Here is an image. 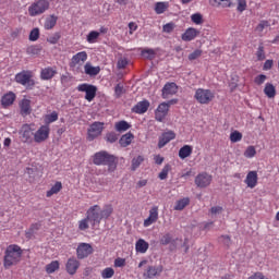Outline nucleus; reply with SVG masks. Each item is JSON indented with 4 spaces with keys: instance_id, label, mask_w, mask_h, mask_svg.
Here are the masks:
<instances>
[{
    "instance_id": "1",
    "label": "nucleus",
    "mask_w": 279,
    "mask_h": 279,
    "mask_svg": "<svg viewBox=\"0 0 279 279\" xmlns=\"http://www.w3.org/2000/svg\"><path fill=\"white\" fill-rule=\"evenodd\" d=\"M93 162L97 167L107 166L108 167V173H114L117 171V165H119V159L117 156L106 151L100 150L93 156Z\"/></svg>"
},
{
    "instance_id": "2",
    "label": "nucleus",
    "mask_w": 279,
    "mask_h": 279,
    "mask_svg": "<svg viewBox=\"0 0 279 279\" xmlns=\"http://www.w3.org/2000/svg\"><path fill=\"white\" fill-rule=\"evenodd\" d=\"M23 258V248L16 244L9 245L4 251L3 267L10 269L21 263Z\"/></svg>"
},
{
    "instance_id": "3",
    "label": "nucleus",
    "mask_w": 279,
    "mask_h": 279,
    "mask_svg": "<svg viewBox=\"0 0 279 279\" xmlns=\"http://www.w3.org/2000/svg\"><path fill=\"white\" fill-rule=\"evenodd\" d=\"M47 10H49L48 0H35L28 7V14L29 16H40V14H45Z\"/></svg>"
},
{
    "instance_id": "4",
    "label": "nucleus",
    "mask_w": 279,
    "mask_h": 279,
    "mask_svg": "<svg viewBox=\"0 0 279 279\" xmlns=\"http://www.w3.org/2000/svg\"><path fill=\"white\" fill-rule=\"evenodd\" d=\"M34 132H36V130L32 124H23L19 131L20 141L26 145H32L34 143Z\"/></svg>"
},
{
    "instance_id": "5",
    "label": "nucleus",
    "mask_w": 279,
    "mask_h": 279,
    "mask_svg": "<svg viewBox=\"0 0 279 279\" xmlns=\"http://www.w3.org/2000/svg\"><path fill=\"white\" fill-rule=\"evenodd\" d=\"M194 99H196L198 104L208 106V104L215 99V93L210 89L198 88L195 92Z\"/></svg>"
},
{
    "instance_id": "6",
    "label": "nucleus",
    "mask_w": 279,
    "mask_h": 279,
    "mask_svg": "<svg viewBox=\"0 0 279 279\" xmlns=\"http://www.w3.org/2000/svg\"><path fill=\"white\" fill-rule=\"evenodd\" d=\"M104 122H94L89 125L87 129V141L92 142L95 141V138H99L104 132Z\"/></svg>"
},
{
    "instance_id": "7",
    "label": "nucleus",
    "mask_w": 279,
    "mask_h": 279,
    "mask_svg": "<svg viewBox=\"0 0 279 279\" xmlns=\"http://www.w3.org/2000/svg\"><path fill=\"white\" fill-rule=\"evenodd\" d=\"M78 93H85V99L87 101H93L97 97V86L87 83L77 86Z\"/></svg>"
},
{
    "instance_id": "8",
    "label": "nucleus",
    "mask_w": 279,
    "mask_h": 279,
    "mask_svg": "<svg viewBox=\"0 0 279 279\" xmlns=\"http://www.w3.org/2000/svg\"><path fill=\"white\" fill-rule=\"evenodd\" d=\"M87 219H89L92 226L100 225L101 219V207L99 205H94L87 210Z\"/></svg>"
},
{
    "instance_id": "9",
    "label": "nucleus",
    "mask_w": 279,
    "mask_h": 279,
    "mask_svg": "<svg viewBox=\"0 0 279 279\" xmlns=\"http://www.w3.org/2000/svg\"><path fill=\"white\" fill-rule=\"evenodd\" d=\"M15 82L17 84H22V86H27V88H32L34 86V80H32V72L23 71L15 75Z\"/></svg>"
},
{
    "instance_id": "10",
    "label": "nucleus",
    "mask_w": 279,
    "mask_h": 279,
    "mask_svg": "<svg viewBox=\"0 0 279 279\" xmlns=\"http://www.w3.org/2000/svg\"><path fill=\"white\" fill-rule=\"evenodd\" d=\"M49 126L41 125L36 132L34 131L33 141L35 143H45L49 138Z\"/></svg>"
},
{
    "instance_id": "11",
    "label": "nucleus",
    "mask_w": 279,
    "mask_h": 279,
    "mask_svg": "<svg viewBox=\"0 0 279 279\" xmlns=\"http://www.w3.org/2000/svg\"><path fill=\"white\" fill-rule=\"evenodd\" d=\"M93 252V245H90L89 243H80L76 248V256L80 260H82L84 258H88V256H90Z\"/></svg>"
},
{
    "instance_id": "12",
    "label": "nucleus",
    "mask_w": 279,
    "mask_h": 279,
    "mask_svg": "<svg viewBox=\"0 0 279 279\" xmlns=\"http://www.w3.org/2000/svg\"><path fill=\"white\" fill-rule=\"evenodd\" d=\"M162 265L159 266H147L143 272V278L145 279H153L158 278L163 271Z\"/></svg>"
},
{
    "instance_id": "13",
    "label": "nucleus",
    "mask_w": 279,
    "mask_h": 279,
    "mask_svg": "<svg viewBox=\"0 0 279 279\" xmlns=\"http://www.w3.org/2000/svg\"><path fill=\"white\" fill-rule=\"evenodd\" d=\"M86 60H88V53H86V51H81L74 54L70 62V69H77L78 66H82Z\"/></svg>"
},
{
    "instance_id": "14",
    "label": "nucleus",
    "mask_w": 279,
    "mask_h": 279,
    "mask_svg": "<svg viewBox=\"0 0 279 279\" xmlns=\"http://www.w3.org/2000/svg\"><path fill=\"white\" fill-rule=\"evenodd\" d=\"M210 182H213V175L208 174V172H202L195 178V184L198 189H206V186H210Z\"/></svg>"
},
{
    "instance_id": "15",
    "label": "nucleus",
    "mask_w": 279,
    "mask_h": 279,
    "mask_svg": "<svg viewBox=\"0 0 279 279\" xmlns=\"http://www.w3.org/2000/svg\"><path fill=\"white\" fill-rule=\"evenodd\" d=\"M80 260L75 257H70L65 264V271L70 276H75L77 274V270L80 269Z\"/></svg>"
},
{
    "instance_id": "16",
    "label": "nucleus",
    "mask_w": 279,
    "mask_h": 279,
    "mask_svg": "<svg viewBox=\"0 0 279 279\" xmlns=\"http://www.w3.org/2000/svg\"><path fill=\"white\" fill-rule=\"evenodd\" d=\"M169 113V104L162 102L158 106L157 110L155 111V119L156 121L162 122L165 121V117Z\"/></svg>"
},
{
    "instance_id": "17",
    "label": "nucleus",
    "mask_w": 279,
    "mask_h": 279,
    "mask_svg": "<svg viewBox=\"0 0 279 279\" xmlns=\"http://www.w3.org/2000/svg\"><path fill=\"white\" fill-rule=\"evenodd\" d=\"M214 8H234L236 0H209Z\"/></svg>"
},
{
    "instance_id": "18",
    "label": "nucleus",
    "mask_w": 279,
    "mask_h": 279,
    "mask_svg": "<svg viewBox=\"0 0 279 279\" xmlns=\"http://www.w3.org/2000/svg\"><path fill=\"white\" fill-rule=\"evenodd\" d=\"M173 138H175V133L173 131L163 133L159 137V142H158L159 149H162V147H165V145H167L168 143H171V141H173Z\"/></svg>"
},
{
    "instance_id": "19",
    "label": "nucleus",
    "mask_w": 279,
    "mask_h": 279,
    "mask_svg": "<svg viewBox=\"0 0 279 279\" xmlns=\"http://www.w3.org/2000/svg\"><path fill=\"white\" fill-rule=\"evenodd\" d=\"M147 110H149L148 100H142L132 108V112H135V114H145Z\"/></svg>"
},
{
    "instance_id": "20",
    "label": "nucleus",
    "mask_w": 279,
    "mask_h": 279,
    "mask_svg": "<svg viewBox=\"0 0 279 279\" xmlns=\"http://www.w3.org/2000/svg\"><path fill=\"white\" fill-rule=\"evenodd\" d=\"M158 221V207H153L149 210V216L147 219L144 220V227L148 228L151 223H156Z\"/></svg>"
},
{
    "instance_id": "21",
    "label": "nucleus",
    "mask_w": 279,
    "mask_h": 279,
    "mask_svg": "<svg viewBox=\"0 0 279 279\" xmlns=\"http://www.w3.org/2000/svg\"><path fill=\"white\" fill-rule=\"evenodd\" d=\"M21 114L23 117H27V114H32V100L24 98L20 101Z\"/></svg>"
},
{
    "instance_id": "22",
    "label": "nucleus",
    "mask_w": 279,
    "mask_h": 279,
    "mask_svg": "<svg viewBox=\"0 0 279 279\" xmlns=\"http://www.w3.org/2000/svg\"><path fill=\"white\" fill-rule=\"evenodd\" d=\"M178 93V85L175 83H167L162 88V97L167 99L169 95H175Z\"/></svg>"
},
{
    "instance_id": "23",
    "label": "nucleus",
    "mask_w": 279,
    "mask_h": 279,
    "mask_svg": "<svg viewBox=\"0 0 279 279\" xmlns=\"http://www.w3.org/2000/svg\"><path fill=\"white\" fill-rule=\"evenodd\" d=\"M245 184L248 189H254L258 184V173L256 171H250L246 175Z\"/></svg>"
},
{
    "instance_id": "24",
    "label": "nucleus",
    "mask_w": 279,
    "mask_h": 279,
    "mask_svg": "<svg viewBox=\"0 0 279 279\" xmlns=\"http://www.w3.org/2000/svg\"><path fill=\"white\" fill-rule=\"evenodd\" d=\"M197 36H199V31L191 27L187 28L185 33L182 35V40H184L185 43H191V40H195Z\"/></svg>"
},
{
    "instance_id": "25",
    "label": "nucleus",
    "mask_w": 279,
    "mask_h": 279,
    "mask_svg": "<svg viewBox=\"0 0 279 279\" xmlns=\"http://www.w3.org/2000/svg\"><path fill=\"white\" fill-rule=\"evenodd\" d=\"M84 71H85L86 75H89L90 77H95V76L99 75V73L101 72V68L93 66V64H90V62H87L84 65Z\"/></svg>"
},
{
    "instance_id": "26",
    "label": "nucleus",
    "mask_w": 279,
    "mask_h": 279,
    "mask_svg": "<svg viewBox=\"0 0 279 279\" xmlns=\"http://www.w3.org/2000/svg\"><path fill=\"white\" fill-rule=\"evenodd\" d=\"M58 71L54 68L48 66L41 70L40 77L41 80H53Z\"/></svg>"
},
{
    "instance_id": "27",
    "label": "nucleus",
    "mask_w": 279,
    "mask_h": 279,
    "mask_svg": "<svg viewBox=\"0 0 279 279\" xmlns=\"http://www.w3.org/2000/svg\"><path fill=\"white\" fill-rule=\"evenodd\" d=\"M15 100H16V94L9 92L2 97L1 104L3 108H8V106H12V104H14Z\"/></svg>"
},
{
    "instance_id": "28",
    "label": "nucleus",
    "mask_w": 279,
    "mask_h": 279,
    "mask_svg": "<svg viewBox=\"0 0 279 279\" xmlns=\"http://www.w3.org/2000/svg\"><path fill=\"white\" fill-rule=\"evenodd\" d=\"M132 141H134V134L129 132L121 136L119 144L121 147H128L129 145H132Z\"/></svg>"
},
{
    "instance_id": "29",
    "label": "nucleus",
    "mask_w": 279,
    "mask_h": 279,
    "mask_svg": "<svg viewBox=\"0 0 279 279\" xmlns=\"http://www.w3.org/2000/svg\"><path fill=\"white\" fill-rule=\"evenodd\" d=\"M135 250L140 254H145L147 250H149V243H147L145 240L140 239L135 244Z\"/></svg>"
},
{
    "instance_id": "30",
    "label": "nucleus",
    "mask_w": 279,
    "mask_h": 279,
    "mask_svg": "<svg viewBox=\"0 0 279 279\" xmlns=\"http://www.w3.org/2000/svg\"><path fill=\"white\" fill-rule=\"evenodd\" d=\"M192 154H193V147L190 145H184L179 150V158H181V160H184L185 158H189V156H191Z\"/></svg>"
},
{
    "instance_id": "31",
    "label": "nucleus",
    "mask_w": 279,
    "mask_h": 279,
    "mask_svg": "<svg viewBox=\"0 0 279 279\" xmlns=\"http://www.w3.org/2000/svg\"><path fill=\"white\" fill-rule=\"evenodd\" d=\"M264 93L266 97H268L269 99H274V97H276V87L274 86V84L267 83L265 85Z\"/></svg>"
},
{
    "instance_id": "32",
    "label": "nucleus",
    "mask_w": 279,
    "mask_h": 279,
    "mask_svg": "<svg viewBox=\"0 0 279 279\" xmlns=\"http://www.w3.org/2000/svg\"><path fill=\"white\" fill-rule=\"evenodd\" d=\"M56 23H58V16L50 15L46 19L44 27L45 29H53L56 27Z\"/></svg>"
},
{
    "instance_id": "33",
    "label": "nucleus",
    "mask_w": 279,
    "mask_h": 279,
    "mask_svg": "<svg viewBox=\"0 0 279 279\" xmlns=\"http://www.w3.org/2000/svg\"><path fill=\"white\" fill-rule=\"evenodd\" d=\"M60 191H62V182L58 181L49 191H47L46 196L52 197V195H58Z\"/></svg>"
},
{
    "instance_id": "34",
    "label": "nucleus",
    "mask_w": 279,
    "mask_h": 279,
    "mask_svg": "<svg viewBox=\"0 0 279 279\" xmlns=\"http://www.w3.org/2000/svg\"><path fill=\"white\" fill-rule=\"evenodd\" d=\"M60 269V262L52 260L50 264L46 265V272L47 274H56Z\"/></svg>"
},
{
    "instance_id": "35",
    "label": "nucleus",
    "mask_w": 279,
    "mask_h": 279,
    "mask_svg": "<svg viewBox=\"0 0 279 279\" xmlns=\"http://www.w3.org/2000/svg\"><path fill=\"white\" fill-rule=\"evenodd\" d=\"M114 128L117 132H128L132 125H130V123H128L125 120H122L117 122Z\"/></svg>"
},
{
    "instance_id": "36",
    "label": "nucleus",
    "mask_w": 279,
    "mask_h": 279,
    "mask_svg": "<svg viewBox=\"0 0 279 279\" xmlns=\"http://www.w3.org/2000/svg\"><path fill=\"white\" fill-rule=\"evenodd\" d=\"M112 213H114V208L112 207V205H105V207L100 209V216L102 217V219H108V217H110Z\"/></svg>"
},
{
    "instance_id": "37",
    "label": "nucleus",
    "mask_w": 279,
    "mask_h": 279,
    "mask_svg": "<svg viewBox=\"0 0 279 279\" xmlns=\"http://www.w3.org/2000/svg\"><path fill=\"white\" fill-rule=\"evenodd\" d=\"M145 158L143 156H137L135 158L132 159V163H131V170L136 171L141 165H143Z\"/></svg>"
},
{
    "instance_id": "38",
    "label": "nucleus",
    "mask_w": 279,
    "mask_h": 279,
    "mask_svg": "<svg viewBox=\"0 0 279 279\" xmlns=\"http://www.w3.org/2000/svg\"><path fill=\"white\" fill-rule=\"evenodd\" d=\"M167 8H169V3L157 2L155 5V12L156 14H165V12H167Z\"/></svg>"
},
{
    "instance_id": "39",
    "label": "nucleus",
    "mask_w": 279,
    "mask_h": 279,
    "mask_svg": "<svg viewBox=\"0 0 279 279\" xmlns=\"http://www.w3.org/2000/svg\"><path fill=\"white\" fill-rule=\"evenodd\" d=\"M190 202L191 201L189 198H182L180 201H177L174 210H184V208H186V206H189Z\"/></svg>"
},
{
    "instance_id": "40",
    "label": "nucleus",
    "mask_w": 279,
    "mask_h": 279,
    "mask_svg": "<svg viewBox=\"0 0 279 279\" xmlns=\"http://www.w3.org/2000/svg\"><path fill=\"white\" fill-rule=\"evenodd\" d=\"M40 51H43V47L40 46H29L26 49L28 56H40Z\"/></svg>"
},
{
    "instance_id": "41",
    "label": "nucleus",
    "mask_w": 279,
    "mask_h": 279,
    "mask_svg": "<svg viewBox=\"0 0 279 279\" xmlns=\"http://www.w3.org/2000/svg\"><path fill=\"white\" fill-rule=\"evenodd\" d=\"M39 38H40V29L33 28L29 33L28 40H31V43H36V40H38Z\"/></svg>"
},
{
    "instance_id": "42",
    "label": "nucleus",
    "mask_w": 279,
    "mask_h": 279,
    "mask_svg": "<svg viewBox=\"0 0 279 279\" xmlns=\"http://www.w3.org/2000/svg\"><path fill=\"white\" fill-rule=\"evenodd\" d=\"M170 171L171 165L167 163L158 175L159 180H167Z\"/></svg>"
},
{
    "instance_id": "43",
    "label": "nucleus",
    "mask_w": 279,
    "mask_h": 279,
    "mask_svg": "<svg viewBox=\"0 0 279 279\" xmlns=\"http://www.w3.org/2000/svg\"><path fill=\"white\" fill-rule=\"evenodd\" d=\"M243 134L239 131H234L230 134V141L231 143H239V141H242Z\"/></svg>"
},
{
    "instance_id": "44",
    "label": "nucleus",
    "mask_w": 279,
    "mask_h": 279,
    "mask_svg": "<svg viewBox=\"0 0 279 279\" xmlns=\"http://www.w3.org/2000/svg\"><path fill=\"white\" fill-rule=\"evenodd\" d=\"M105 141H107V143H117V141H119V135L114 132H109L106 134Z\"/></svg>"
},
{
    "instance_id": "45",
    "label": "nucleus",
    "mask_w": 279,
    "mask_h": 279,
    "mask_svg": "<svg viewBox=\"0 0 279 279\" xmlns=\"http://www.w3.org/2000/svg\"><path fill=\"white\" fill-rule=\"evenodd\" d=\"M112 276H114V269L113 268H105L102 271H101V278L104 279H109V278H112Z\"/></svg>"
},
{
    "instance_id": "46",
    "label": "nucleus",
    "mask_w": 279,
    "mask_h": 279,
    "mask_svg": "<svg viewBox=\"0 0 279 279\" xmlns=\"http://www.w3.org/2000/svg\"><path fill=\"white\" fill-rule=\"evenodd\" d=\"M256 58L257 60L259 61H263L265 60V46H263V44H260L257 48V51H256Z\"/></svg>"
},
{
    "instance_id": "47",
    "label": "nucleus",
    "mask_w": 279,
    "mask_h": 279,
    "mask_svg": "<svg viewBox=\"0 0 279 279\" xmlns=\"http://www.w3.org/2000/svg\"><path fill=\"white\" fill-rule=\"evenodd\" d=\"M142 56L147 60H153V58L156 56V51H154V49H144L142 50Z\"/></svg>"
},
{
    "instance_id": "48",
    "label": "nucleus",
    "mask_w": 279,
    "mask_h": 279,
    "mask_svg": "<svg viewBox=\"0 0 279 279\" xmlns=\"http://www.w3.org/2000/svg\"><path fill=\"white\" fill-rule=\"evenodd\" d=\"M58 119V112H52L45 117V123L49 125V123H53Z\"/></svg>"
},
{
    "instance_id": "49",
    "label": "nucleus",
    "mask_w": 279,
    "mask_h": 279,
    "mask_svg": "<svg viewBox=\"0 0 279 279\" xmlns=\"http://www.w3.org/2000/svg\"><path fill=\"white\" fill-rule=\"evenodd\" d=\"M245 158H254L256 156V148L254 146H248L244 151Z\"/></svg>"
},
{
    "instance_id": "50",
    "label": "nucleus",
    "mask_w": 279,
    "mask_h": 279,
    "mask_svg": "<svg viewBox=\"0 0 279 279\" xmlns=\"http://www.w3.org/2000/svg\"><path fill=\"white\" fill-rule=\"evenodd\" d=\"M61 35L60 33H54L50 37L47 38V43H50V45H58V41L60 40Z\"/></svg>"
},
{
    "instance_id": "51",
    "label": "nucleus",
    "mask_w": 279,
    "mask_h": 279,
    "mask_svg": "<svg viewBox=\"0 0 279 279\" xmlns=\"http://www.w3.org/2000/svg\"><path fill=\"white\" fill-rule=\"evenodd\" d=\"M173 238H171L170 233H166L161 236V239L159 240L160 245H169V243H171Z\"/></svg>"
},
{
    "instance_id": "52",
    "label": "nucleus",
    "mask_w": 279,
    "mask_h": 279,
    "mask_svg": "<svg viewBox=\"0 0 279 279\" xmlns=\"http://www.w3.org/2000/svg\"><path fill=\"white\" fill-rule=\"evenodd\" d=\"M97 38H99V32L96 31H92L88 35H87V43H95L97 40Z\"/></svg>"
},
{
    "instance_id": "53",
    "label": "nucleus",
    "mask_w": 279,
    "mask_h": 279,
    "mask_svg": "<svg viewBox=\"0 0 279 279\" xmlns=\"http://www.w3.org/2000/svg\"><path fill=\"white\" fill-rule=\"evenodd\" d=\"M219 241L227 247H230V245H232V239H230V235H221L219 238Z\"/></svg>"
},
{
    "instance_id": "54",
    "label": "nucleus",
    "mask_w": 279,
    "mask_h": 279,
    "mask_svg": "<svg viewBox=\"0 0 279 279\" xmlns=\"http://www.w3.org/2000/svg\"><path fill=\"white\" fill-rule=\"evenodd\" d=\"M114 93H116V97L119 99L123 93H125V88L123 87V85L121 83H119L116 88H114Z\"/></svg>"
},
{
    "instance_id": "55",
    "label": "nucleus",
    "mask_w": 279,
    "mask_h": 279,
    "mask_svg": "<svg viewBox=\"0 0 279 279\" xmlns=\"http://www.w3.org/2000/svg\"><path fill=\"white\" fill-rule=\"evenodd\" d=\"M191 19L195 23V25H202V23H204L202 14L199 13L192 14Z\"/></svg>"
},
{
    "instance_id": "56",
    "label": "nucleus",
    "mask_w": 279,
    "mask_h": 279,
    "mask_svg": "<svg viewBox=\"0 0 279 279\" xmlns=\"http://www.w3.org/2000/svg\"><path fill=\"white\" fill-rule=\"evenodd\" d=\"M88 221H90V219H88V216H86V218L81 220L78 222V230H88Z\"/></svg>"
},
{
    "instance_id": "57",
    "label": "nucleus",
    "mask_w": 279,
    "mask_h": 279,
    "mask_svg": "<svg viewBox=\"0 0 279 279\" xmlns=\"http://www.w3.org/2000/svg\"><path fill=\"white\" fill-rule=\"evenodd\" d=\"M267 80V75L265 74H259L255 77L254 82L255 84H257V86H260L263 84H265V81Z\"/></svg>"
},
{
    "instance_id": "58",
    "label": "nucleus",
    "mask_w": 279,
    "mask_h": 279,
    "mask_svg": "<svg viewBox=\"0 0 279 279\" xmlns=\"http://www.w3.org/2000/svg\"><path fill=\"white\" fill-rule=\"evenodd\" d=\"M235 3H238V12H244L247 8V2L245 0H236Z\"/></svg>"
},
{
    "instance_id": "59",
    "label": "nucleus",
    "mask_w": 279,
    "mask_h": 279,
    "mask_svg": "<svg viewBox=\"0 0 279 279\" xmlns=\"http://www.w3.org/2000/svg\"><path fill=\"white\" fill-rule=\"evenodd\" d=\"M269 27V22L268 21H262L256 27V32L263 33L265 28Z\"/></svg>"
},
{
    "instance_id": "60",
    "label": "nucleus",
    "mask_w": 279,
    "mask_h": 279,
    "mask_svg": "<svg viewBox=\"0 0 279 279\" xmlns=\"http://www.w3.org/2000/svg\"><path fill=\"white\" fill-rule=\"evenodd\" d=\"M173 29H175V24H173V23H168V24L163 25V27H162V31L166 34H171V32H173Z\"/></svg>"
},
{
    "instance_id": "61",
    "label": "nucleus",
    "mask_w": 279,
    "mask_h": 279,
    "mask_svg": "<svg viewBox=\"0 0 279 279\" xmlns=\"http://www.w3.org/2000/svg\"><path fill=\"white\" fill-rule=\"evenodd\" d=\"M201 57H202V50L196 49L189 54V60H197V58H201Z\"/></svg>"
},
{
    "instance_id": "62",
    "label": "nucleus",
    "mask_w": 279,
    "mask_h": 279,
    "mask_svg": "<svg viewBox=\"0 0 279 279\" xmlns=\"http://www.w3.org/2000/svg\"><path fill=\"white\" fill-rule=\"evenodd\" d=\"M114 267H125V258H121V257L116 258Z\"/></svg>"
},
{
    "instance_id": "63",
    "label": "nucleus",
    "mask_w": 279,
    "mask_h": 279,
    "mask_svg": "<svg viewBox=\"0 0 279 279\" xmlns=\"http://www.w3.org/2000/svg\"><path fill=\"white\" fill-rule=\"evenodd\" d=\"M274 66V60H266L263 66L264 71H270Z\"/></svg>"
},
{
    "instance_id": "64",
    "label": "nucleus",
    "mask_w": 279,
    "mask_h": 279,
    "mask_svg": "<svg viewBox=\"0 0 279 279\" xmlns=\"http://www.w3.org/2000/svg\"><path fill=\"white\" fill-rule=\"evenodd\" d=\"M128 66V59L120 58L118 61V69H125Z\"/></svg>"
}]
</instances>
